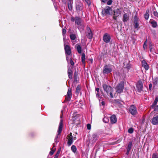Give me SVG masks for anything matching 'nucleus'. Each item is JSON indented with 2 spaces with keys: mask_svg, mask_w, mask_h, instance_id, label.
Masks as SVG:
<instances>
[{
  "mask_svg": "<svg viewBox=\"0 0 158 158\" xmlns=\"http://www.w3.org/2000/svg\"><path fill=\"white\" fill-rule=\"evenodd\" d=\"M67 55H66V58L68 62L69 59H68V57Z\"/></svg>",
  "mask_w": 158,
  "mask_h": 158,
  "instance_id": "bf43d9fd",
  "label": "nucleus"
},
{
  "mask_svg": "<svg viewBox=\"0 0 158 158\" xmlns=\"http://www.w3.org/2000/svg\"><path fill=\"white\" fill-rule=\"evenodd\" d=\"M85 1L89 5L91 3L90 0H85Z\"/></svg>",
  "mask_w": 158,
  "mask_h": 158,
  "instance_id": "de8ad7c7",
  "label": "nucleus"
},
{
  "mask_svg": "<svg viewBox=\"0 0 158 158\" xmlns=\"http://www.w3.org/2000/svg\"><path fill=\"white\" fill-rule=\"evenodd\" d=\"M102 105H105V102L102 101Z\"/></svg>",
  "mask_w": 158,
  "mask_h": 158,
  "instance_id": "680f3d73",
  "label": "nucleus"
},
{
  "mask_svg": "<svg viewBox=\"0 0 158 158\" xmlns=\"http://www.w3.org/2000/svg\"><path fill=\"white\" fill-rule=\"evenodd\" d=\"M86 34L87 37L89 39H91L92 38L93 34L90 28L89 27L87 28V31L86 32Z\"/></svg>",
  "mask_w": 158,
  "mask_h": 158,
  "instance_id": "9b49d317",
  "label": "nucleus"
},
{
  "mask_svg": "<svg viewBox=\"0 0 158 158\" xmlns=\"http://www.w3.org/2000/svg\"><path fill=\"white\" fill-rule=\"evenodd\" d=\"M152 123L154 125H157L158 124V115H154L152 118Z\"/></svg>",
  "mask_w": 158,
  "mask_h": 158,
  "instance_id": "4468645a",
  "label": "nucleus"
},
{
  "mask_svg": "<svg viewBox=\"0 0 158 158\" xmlns=\"http://www.w3.org/2000/svg\"><path fill=\"white\" fill-rule=\"evenodd\" d=\"M76 9L77 10L80 11L82 9V5L81 4H80L76 5Z\"/></svg>",
  "mask_w": 158,
  "mask_h": 158,
  "instance_id": "4be33fe9",
  "label": "nucleus"
},
{
  "mask_svg": "<svg viewBox=\"0 0 158 158\" xmlns=\"http://www.w3.org/2000/svg\"><path fill=\"white\" fill-rule=\"evenodd\" d=\"M60 149H59L58 150V151H57V153H56L58 154H60Z\"/></svg>",
  "mask_w": 158,
  "mask_h": 158,
  "instance_id": "4d7b16f0",
  "label": "nucleus"
},
{
  "mask_svg": "<svg viewBox=\"0 0 158 158\" xmlns=\"http://www.w3.org/2000/svg\"><path fill=\"white\" fill-rule=\"evenodd\" d=\"M117 143V142H113V143H110V144H111V145H114V144H116Z\"/></svg>",
  "mask_w": 158,
  "mask_h": 158,
  "instance_id": "13d9d810",
  "label": "nucleus"
},
{
  "mask_svg": "<svg viewBox=\"0 0 158 158\" xmlns=\"http://www.w3.org/2000/svg\"><path fill=\"white\" fill-rule=\"evenodd\" d=\"M78 73L76 70L74 73V81H77L78 80Z\"/></svg>",
  "mask_w": 158,
  "mask_h": 158,
  "instance_id": "393cba45",
  "label": "nucleus"
},
{
  "mask_svg": "<svg viewBox=\"0 0 158 158\" xmlns=\"http://www.w3.org/2000/svg\"><path fill=\"white\" fill-rule=\"evenodd\" d=\"M110 35L107 33H105L103 37V40L106 43H108L110 41Z\"/></svg>",
  "mask_w": 158,
  "mask_h": 158,
  "instance_id": "f8f14e48",
  "label": "nucleus"
},
{
  "mask_svg": "<svg viewBox=\"0 0 158 158\" xmlns=\"http://www.w3.org/2000/svg\"><path fill=\"white\" fill-rule=\"evenodd\" d=\"M102 87L104 90L107 94H108L110 91H113L112 88L110 86L106 84L102 85Z\"/></svg>",
  "mask_w": 158,
  "mask_h": 158,
  "instance_id": "0eeeda50",
  "label": "nucleus"
},
{
  "mask_svg": "<svg viewBox=\"0 0 158 158\" xmlns=\"http://www.w3.org/2000/svg\"><path fill=\"white\" fill-rule=\"evenodd\" d=\"M157 80H158L157 78H155V79H154L153 80V84L155 85H156L157 83Z\"/></svg>",
  "mask_w": 158,
  "mask_h": 158,
  "instance_id": "e433bc0d",
  "label": "nucleus"
},
{
  "mask_svg": "<svg viewBox=\"0 0 158 158\" xmlns=\"http://www.w3.org/2000/svg\"><path fill=\"white\" fill-rule=\"evenodd\" d=\"M152 84H150L149 85V89L150 90H151L152 89Z\"/></svg>",
  "mask_w": 158,
  "mask_h": 158,
  "instance_id": "5fc2aeb1",
  "label": "nucleus"
},
{
  "mask_svg": "<svg viewBox=\"0 0 158 158\" xmlns=\"http://www.w3.org/2000/svg\"><path fill=\"white\" fill-rule=\"evenodd\" d=\"M152 158H158V155L156 153H154L152 155Z\"/></svg>",
  "mask_w": 158,
  "mask_h": 158,
  "instance_id": "ea45409f",
  "label": "nucleus"
},
{
  "mask_svg": "<svg viewBox=\"0 0 158 158\" xmlns=\"http://www.w3.org/2000/svg\"><path fill=\"white\" fill-rule=\"evenodd\" d=\"M64 48L66 55H70L71 54V50L70 47L68 45L64 44Z\"/></svg>",
  "mask_w": 158,
  "mask_h": 158,
  "instance_id": "9d476101",
  "label": "nucleus"
},
{
  "mask_svg": "<svg viewBox=\"0 0 158 158\" xmlns=\"http://www.w3.org/2000/svg\"><path fill=\"white\" fill-rule=\"evenodd\" d=\"M147 40H146V41L144 42L143 45V48L145 50L147 49Z\"/></svg>",
  "mask_w": 158,
  "mask_h": 158,
  "instance_id": "c9c22d12",
  "label": "nucleus"
},
{
  "mask_svg": "<svg viewBox=\"0 0 158 158\" xmlns=\"http://www.w3.org/2000/svg\"><path fill=\"white\" fill-rule=\"evenodd\" d=\"M114 14L113 19L116 20L117 17L119 16L121 14V11L120 9H117L116 10L114 11Z\"/></svg>",
  "mask_w": 158,
  "mask_h": 158,
  "instance_id": "1a4fd4ad",
  "label": "nucleus"
},
{
  "mask_svg": "<svg viewBox=\"0 0 158 158\" xmlns=\"http://www.w3.org/2000/svg\"><path fill=\"white\" fill-rule=\"evenodd\" d=\"M81 89V87L79 85H78L76 88V93L78 94L80 92Z\"/></svg>",
  "mask_w": 158,
  "mask_h": 158,
  "instance_id": "473e14b6",
  "label": "nucleus"
},
{
  "mask_svg": "<svg viewBox=\"0 0 158 158\" xmlns=\"http://www.w3.org/2000/svg\"><path fill=\"white\" fill-rule=\"evenodd\" d=\"M153 14L155 16L158 18V13L156 11H153Z\"/></svg>",
  "mask_w": 158,
  "mask_h": 158,
  "instance_id": "a19ab883",
  "label": "nucleus"
},
{
  "mask_svg": "<svg viewBox=\"0 0 158 158\" xmlns=\"http://www.w3.org/2000/svg\"><path fill=\"white\" fill-rule=\"evenodd\" d=\"M70 63L71 64L72 66H73L74 64V63L71 59H70Z\"/></svg>",
  "mask_w": 158,
  "mask_h": 158,
  "instance_id": "c03bdc74",
  "label": "nucleus"
},
{
  "mask_svg": "<svg viewBox=\"0 0 158 158\" xmlns=\"http://www.w3.org/2000/svg\"><path fill=\"white\" fill-rule=\"evenodd\" d=\"M62 127H63V123L62 120H61L58 127V134L57 136H56V137L55 138V142L56 143L57 142V139L59 138L60 136V135L61 132V131L62 130Z\"/></svg>",
  "mask_w": 158,
  "mask_h": 158,
  "instance_id": "f03ea898",
  "label": "nucleus"
},
{
  "mask_svg": "<svg viewBox=\"0 0 158 158\" xmlns=\"http://www.w3.org/2000/svg\"><path fill=\"white\" fill-rule=\"evenodd\" d=\"M112 92L113 91H110L109 93H110V97L111 98H113V94H112Z\"/></svg>",
  "mask_w": 158,
  "mask_h": 158,
  "instance_id": "3c124183",
  "label": "nucleus"
},
{
  "mask_svg": "<svg viewBox=\"0 0 158 158\" xmlns=\"http://www.w3.org/2000/svg\"><path fill=\"white\" fill-rule=\"evenodd\" d=\"M66 30L65 29L63 28L62 30V33L63 35H64L66 33Z\"/></svg>",
  "mask_w": 158,
  "mask_h": 158,
  "instance_id": "79ce46f5",
  "label": "nucleus"
},
{
  "mask_svg": "<svg viewBox=\"0 0 158 158\" xmlns=\"http://www.w3.org/2000/svg\"><path fill=\"white\" fill-rule=\"evenodd\" d=\"M85 54L84 53H83L81 56V61L83 64L85 65Z\"/></svg>",
  "mask_w": 158,
  "mask_h": 158,
  "instance_id": "bb28decb",
  "label": "nucleus"
},
{
  "mask_svg": "<svg viewBox=\"0 0 158 158\" xmlns=\"http://www.w3.org/2000/svg\"><path fill=\"white\" fill-rule=\"evenodd\" d=\"M157 152H158V150H157Z\"/></svg>",
  "mask_w": 158,
  "mask_h": 158,
  "instance_id": "338daca9",
  "label": "nucleus"
},
{
  "mask_svg": "<svg viewBox=\"0 0 158 158\" xmlns=\"http://www.w3.org/2000/svg\"><path fill=\"white\" fill-rule=\"evenodd\" d=\"M98 138L97 134L96 133L93 134L90 136L88 139L90 143H93L96 142Z\"/></svg>",
  "mask_w": 158,
  "mask_h": 158,
  "instance_id": "7ed1b4c3",
  "label": "nucleus"
},
{
  "mask_svg": "<svg viewBox=\"0 0 158 158\" xmlns=\"http://www.w3.org/2000/svg\"><path fill=\"white\" fill-rule=\"evenodd\" d=\"M70 137H73V136L72 135V133H70V134H69V135H67L66 138Z\"/></svg>",
  "mask_w": 158,
  "mask_h": 158,
  "instance_id": "864d4df0",
  "label": "nucleus"
},
{
  "mask_svg": "<svg viewBox=\"0 0 158 158\" xmlns=\"http://www.w3.org/2000/svg\"><path fill=\"white\" fill-rule=\"evenodd\" d=\"M68 74L69 78L70 79H72L73 76V71L70 68H68Z\"/></svg>",
  "mask_w": 158,
  "mask_h": 158,
  "instance_id": "f3484780",
  "label": "nucleus"
},
{
  "mask_svg": "<svg viewBox=\"0 0 158 158\" xmlns=\"http://www.w3.org/2000/svg\"><path fill=\"white\" fill-rule=\"evenodd\" d=\"M149 48H150V50L151 52H152V46L151 44H150L149 45Z\"/></svg>",
  "mask_w": 158,
  "mask_h": 158,
  "instance_id": "603ef678",
  "label": "nucleus"
},
{
  "mask_svg": "<svg viewBox=\"0 0 158 158\" xmlns=\"http://www.w3.org/2000/svg\"><path fill=\"white\" fill-rule=\"evenodd\" d=\"M112 71V68L109 65H106L103 67V73L104 74H108Z\"/></svg>",
  "mask_w": 158,
  "mask_h": 158,
  "instance_id": "20e7f679",
  "label": "nucleus"
},
{
  "mask_svg": "<svg viewBox=\"0 0 158 158\" xmlns=\"http://www.w3.org/2000/svg\"><path fill=\"white\" fill-rule=\"evenodd\" d=\"M71 20L72 21H75V17L74 18L73 17H71Z\"/></svg>",
  "mask_w": 158,
  "mask_h": 158,
  "instance_id": "09e8293b",
  "label": "nucleus"
},
{
  "mask_svg": "<svg viewBox=\"0 0 158 158\" xmlns=\"http://www.w3.org/2000/svg\"><path fill=\"white\" fill-rule=\"evenodd\" d=\"M129 111L132 115H135L137 113L136 108L134 105H131L129 108Z\"/></svg>",
  "mask_w": 158,
  "mask_h": 158,
  "instance_id": "6e6552de",
  "label": "nucleus"
},
{
  "mask_svg": "<svg viewBox=\"0 0 158 158\" xmlns=\"http://www.w3.org/2000/svg\"><path fill=\"white\" fill-rule=\"evenodd\" d=\"M96 90L97 91V93H96V94L97 96H100L99 94V89L98 88H97L96 89Z\"/></svg>",
  "mask_w": 158,
  "mask_h": 158,
  "instance_id": "4c0bfd02",
  "label": "nucleus"
},
{
  "mask_svg": "<svg viewBox=\"0 0 158 158\" xmlns=\"http://www.w3.org/2000/svg\"><path fill=\"white\" fill-rule=\"evenodd\" d=\"M112 2V0H109L107 2V4L108 5H110L111 4Z\"/></svg>",
  "mask_w": 158,
  "mask_h": 158,
  "instance_id": "a18cd8bd",
  "label": "nucleus"
},
{
  "mask_svg": "<svg viewBox=\"0 0 158 158\" xmlns=\"http://www.w3.org/2000/svg\"><path fill=\"white\" fill-rule=\"evenodd\" d=\"M72 95V89L70 88H69L68 89L67 95L65 96V98L64 102H65L70 101Z\"/></svg>",
  "mask_w": 158,
  "mask_h": 158,
  "instance_id": "39448f33",
  "label": "nucleus"
},
{
  "mask_svg": "<svg viewBox=\"0 0 158 158\" xmlns=\"http://www.w3.org/2000/svg\"><path fill=\"white\" fill-rule=\"evenodd\" d=\"M158 102V97H156L155 98V100L154 101V102L153 103L151 107L152 108H153V107L155 106L157 102Z\"/></svg>",
  "mask_w": 158,
  "mask_h": 158,
  "instance_id": "b1692460",
  "label": "nucleus"
},
{
  "mask_svg": "<svg viewBox=\"0 0 158 158\" xmlns=\"http://www.w3.org/2000/svg\"><path fill=\"white\" fill-rule=\"evenodd\" d=\"M149 10H147L146 11V13L144 14V18L146 20L148 19L149 17Z\"/></svg>",
  "mask_w": 158,
  "mask_h": 158,
  "instance_id": "a878e982",
  "label": "nucleus"
},
{
  "mask_svg": "<svg viewBox=\"0 0 158 158\" xmlns=\"http://www.w3.org/2000/svg\"><path fill=\"white\" fill-rule=\"evenodd\" d=\"M154 111H158V106H155L154 109Z\"/></svg>",
  "mask_w": 158,
  "mask_h": 158,
  "instance_id": "8fccbe9b",
  "label": "nucleus"
},
{
  "mask_svg": "<svg viewBox=\"0 0 158 158\" xmlns=\"http://www.w3.org/2000/svg\"><path fill=\"white\" fill-rule=\"evenodd\" d=\"M59 156V154L56 153L55 156L54 158H57Z\"/></svg>",
  "mask_w": 158,
  "mask_h": 158,
  "instance_id": "6e6d98bb",
  "label": "nucleus"
},
{
  "mask_svg": "<svg viewBox=\"0 0 158 158\" xmlns=\"http://www.w3.org/2000/svg\"><path fill=\"white\" fill-rule=\"evenodd\" d=\"M56 149V148H54V147H53L51 149V151L49 153V154L51 156L55 152Z\"/></svg>",
  "mask_w": 158,
  "mask_h": 158,
  "instance_id": "7c9ffc66",
  "label": "nucleus"
},
{
  "mask_svg": "<svg viewBox=\"0 0 158 158\" xmlns=\"http://www.w3.org/2000/svg\"><path fill=\"white\" fill-rule=\"evenodd\" d=\"M82 22V20L78 16L75 17V23L77 25H79L81 24Z\"/></svg>",
  "mask_w": 158,
  "mask_h": 158,
  "instance_id": "dca6fc26",
  "label": "nucleus"
},
{
  "mask_svg": "<svg viewBox=\"0 0 158 158\" xmlns=\"http://www.w3.org/2000/svg\"><path fill=\"white\" fill-rule=\"evenodd\" d=\"M71 149L74 153H75L77 151V148L75 145H72L71 147Z\"/></svg>",
  "mask_w": 158,
  "mask_h": 158,
  "instance_id": "2f4dec72",
  "label": "nucleus"
},
{
  "mask_svg": "<svg viewBox=\"0 0 158 158\" xmlns=\"http://www.w3.org/2000/svg\"><path fill=\"white\" fill-rule=\"evenodd\" d=\"M70 39L72 40H74L76 39V36L75 35L73 34L70 35Z\"/></svg>",
  "mask_w": 158,
  "mask_h": 158,
  "instance_id": "f704fd0d",
  "label": "nucleus"
},
{
  "mask_svg": "<svg viewBox=\"0 0 158 158\" xmlns=\"http://www.w3.org/2000/svg\"><path fill=\"white\" fill-rule=\"evenodd\" d=\"M117 120V118L115 115H113L111 116L110 118V121L111 123H115L116 122Z\"/></svg>",
  "mask_w": 158,
  "mask_h": 158,
  "instance_id": "2eb2a0df",
  "label": "nucleus"
},
{
  "mask_svg": "<svg viewBox=\"0 0 158 158\" xmlns=\"http://www.w3.org/2000/svg\"><path fill=\"white\" fill-rule=\"evenodd\" d=\"M107 0H102V1L104 3Z\"/></svg>",
  "mask_w": 158,
  "mask_h": 158,
  "instance_id": "052dcab7",
  "label": "nucleus"
},
{
  "mask_svg": "<svg viewBox=\"0 0 158 158\" xmlns=\"http://www.w3.org/2000/svg\"><path fill=\"white\" fill-rule=\"evenodd\" d=\"M87 129L90 130L91 129V125L89 124H88L87 125Z\"/></svg>",
  "mask_w": 158,
  "mask_h": 158,
  "instance_id": "49530a36",
  "label": "nucleus"
},
{
  "mask_svg": "<svg viewBox=\"0 0 158 158\" xmlns=\"http://www.w3.org/2000/svg\"><path fill=\"white\" fill-rule=\"evenodd\" d=\"M132 145V143L131 142L129 143L127 149V152H129V151L131 150Z\"/></svg>",
  "mask_w": 158,
  "mask_h": 158,
  "instance_id": "c756f323",
  "label": "nucleus"
},
{
  "mask_svg": "<svg viewBox=\"0 0 158 158\" xmlns=\"http://www.w3.org/2000/svg\"><path fill=\"white\" fill-rule=\"evenodd\" d=\"M124 87V82L121 81L119 83L115 88L116 92L117 93H120L123 91Z\"/></svg>",
  "mask_w": 158,
  "mask_h": 158,
  "instance_id": "f257e3e1",
  "label": "nucleus"
},
{
  "mask_svg": "<svg viewBox=\"0 0 158 158\" xmlns=\"http://www.w3.org/2000/svg\"><path fill=\"white\" fill-rule=\"evenodd\" d=\"M103 121L105 123H108L109 121V119L108 118L106 117H104L103 119Z\"/></svg>",
  "mask_w": 158,
  "mask_h": 158,
  "instance_id": "72a5a7b5",
  "label": "nucleus"
},
{
  "mask_svg": "<svg viewBox=\"0 0 158 158\" xmlns=\"http://www.w3.org/2000/svg\"><path fill=\"white\" fill-rule=\"evenodd\" d=\"M133 43L134 44L135 43V40H133Z\"/></svg>",
  "mask_w": 158,
  "mask_h": 158,
  "instance_id": "0e129e2a",
  "label": "nucleus"
},
{
  "mask_svg": "<svg viewBox=\"0 0 158 158\" xmlns=\"http://www.w3.org/2000/svg\"><path fill=\"white\" fill-rule=\"evenodd\" d=\"M129 19V16L126 14H125L123 15V21L124 22H126Z\"/></svg>",
  "mask_w": 158,
  "mask_h": 158,
  "instance_id": "412c9836",
  "label": "nucleus"
},
{
  "mask_svg": "<svg viewBox=\"0 0 158 158\" xmlns=\"http://www.w3.org/2000/svg\"><path fill=\"white\" fill-rule=\"evenodd\" d=\"M136 87L139 91L140 92L142 90L143 85L141 81H138L136 84Z\"/></svg>",
  "mask_w": 158,
  "mask_h": 158,
  "instance_id": "ddd939ff",
  "label": "nucleus"
},
{
  "mask_svg": "<svg viewBox=\"0 0 158 158\" xmlns=\"http://www.w3.org/2000/svg\"><path fill=\"white\" fill-rule=\"evenodd\" d=\"M150 23L152 24V27L153 28H155L157 26V23L154 20L150 21Z\"/></svg>",
  "mask_w": 158,
  "mask_h": 158,
  "instance_id": "5701e85b",
  "label": "nucleus"
},
{
  "mask_svg": "<svg viewBox=\"0 0 158 158\" xmlns=\"http://www.w3.org/2000/svg\"><path fill=\"white\" fill-rule=\"evenodd\" d=\"M126 68L128 69H129L131 68V65L130 64H127L126 66Z\"/></svg>",
  "mask_w": 158,
  "mask_h": 158,
  "instance_id": "37998d69",
  "label": "nucleus"
},
{
  "mask_svg": "<svg viewBox=\"0 0 158 158\" xmlns=\"http://www.w3.org/2000/svg\"><path fill=\"white\" fill-rule=\"evenodd\" d=\"M76 139H77V138L76 137H74L73 138V140H75Z\"/></svg>",
  "mask_w": 158,
  "mask_h": 158,
  "instance_id": "e2e57ef3",
  "label": "nucleus"
},
{
  "mask_svg": "<svg viewBox=\"0 0 158 158\" xmlns=\"http://www.w3.org/2000/svg\"><path fill=\"white\" fill-rule=\"evenodd\" d=\"M77 49L78 52L79 53H81V48L80 45H78L77 47Z\"/></svg>",
  "mask_w": 158,
  "mask_h": 158,
  "instance_id": "c85d7f7f",
  "label": "nucleus"
},
{
  "mask_svg": "<svg viewBox=\"0 0 158 158\" xmlns=\"http://www.w3.org/2000/svg\"><path fill=\"white\" fill-rule=\"evenodd\" d=\"M142 66L145 68V70H148L149 69V66L145 61L144 60L142 61Z\"/></svg>",
  "mask_w": 158,
  "mask_h": 158,
  "instance_id": "aec40b11",
  "label": "nucleus"
},
{
  "mask_svg": "<svg viewBox=\"0 0 158 158\" xmlns=\"http://www.w3.org/2000/svg\"><path fill=\"white\" fill-rule=\"evenodd\" d=\"M91 62H92V61H93V59H91Z\"/></svg>",
  "mask_w": 158,
  "mask_h": 158,
  "instance_id": "69168bd1",
  "label": "nucleus"
},
{
  "mask_svg": "<svg viewBox=\"0 0 158 158\" xmlns=\"http://www.w3.org/2000/svg\"><path fill=\"white\" fill-rule=\"evenodd\" d=\"M67 139H68V145L69 146L73 142V137L67 138Z\"/></svg>",
  "mask_w": 158,
  "mask_h": 158,
  "instance_id": "a211bd4d",
  "label": "nucleus"
},
{
  "mask_svg": "<svg viewBox=\"0 0 158 158\" xmlns=\"http://www.w3.org/2000/svg\"><path fill=\"white\" fill-rule=\"evenodd\" d=\"M73 3V0H69L68 2V8L69 10H71L72 9V4Z\"/></svg>",
  "mask_w": 158,
  "mask_h": 158,
  "instance_id": "6ab92c4d",
  "label": "nucleus"
},
{
  "mask_svg": "<svg viewBox=\"0 0 158 158\" xmlns=\"http://www.w3.org/2000/svg\"><path fill=\"white\" fill-rule=\"evenodd\" d=\"M112 11L111 8L110 6H107L102 10V13L104 15H109L110 12Z\"/></svg>",
  "mask_w": 158,
  "mask_h": 158,
  "instance_id": "423d86ee",
  "label": "nucleus"
},
{
  "mask_svg": "<svg viewBox=\"0 0 158 158\" xmlns=\"http://www.w3.org/2000/svg\"><path fill=\"white\" fill-rule=\"evenodd\" d=\"M133 129L131 127L128 130V132L129 133L132 134V133H133Z\"/></svg>",
  "mask_w": 158,
  "mask_h": 158,
  "instance_id": "58836bf2",
  "label": "nucleus"
},
{
  "mask_svg": "<svg viewBox=\"0 0 158 158\" xmlns=\"http://www.w3.org/2000/svg\"><path fill=\"white\" fill-rule=\"evenodd\" d=\"M134 26L135 28H137L139 26V24L138 23L137 21L136 20L135 17V18L134 24Z\"/></svg>",
  "mask_w": 158,
  "mask_h": 158,
  "instance_id": "cd10ccee",
  "label": "nucleus"
}]
</instances>
